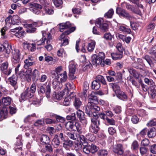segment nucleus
I'll return each mask as SVG.
<instances>
[{
  "label": "nucleus",
  "instance_id": "c756f323",
  "mask_svg": "<svg viewBox=\"0 0 156 156\" xmlns=\"http://www.w3.org/2000/svg\"><path fill=\"white\" fill-rule=\"evenodd\" d=\"M95 80L97 82L101 83L104 85H106L107 83L104 77L101 75H98L97 76L95 79Z\"/></svg>",
  "mask_w": 156,
  "mask_h": 156
},
{
  "label": "nucleus",
  "instance_id": "f3484780",
  "mask_svg": "<svg viewBox=\"0 0 156 156\" xmlns=\"http://www.w3.org/2000/svg\"><path fill=\"white\" fill-rule=\"evenodd\" d=\"M32 5L33 7L30 8V10L36 14H39L41 12L40 10L38 9H41L42 6L37 3L32 4Z\"/></svg>",
  "mask_w": 156,
  "mask_h": 156
},
{
  "label": "nucleus",
  "instance_id": "c85d7f7f",
  "mask_svg": "<svg viewBox=\"0 0 156 156\" xmlns=\"http://www.w3.org/2000/svg\"><path fill=\"white\" fill-rule=\"evenodd\" d=\"M65 87L64 90L63 91H66L67 93H68V92L72 89H74L75 88L74 84L73 83H68L65 84Z\"/></svg>",
  "mask_w": 156,
  "mask_h": 156
},
{
  "label": "nucleus",
  "instance_id": "ddd939ff",
  "mask_svg": "<svg viewBox=\"0 0 156 156\" xmlns=\"http://www.w3.org/2000/svg\"><path fill=\"white\" fill-rule=\"evenodd\" d=\"M76 69V66L73 64H71L69 66V76L70 78L73 80L75 79L76 77L74 76Z\"/></svg>",
  "mask_w": 156,
  "mask_h": 156
},
{
  "label": "nucleus",
  "instance_id": "5fc2aeb1",
  "mask_svg": "<svg viewBox=\"0 0 156 156\" xmlns=\"http://www.w3.org/2000/svg\"><path fill=\"white\" fill-rule=\"evenodd\" d=\"M99 129H100L99 126H95L94 125H91V131L92 132L96 134L98 133Z\"/></svg>",
  "mask_w": 156,
  "mask_h": 156
},
{
  "label": "nucleus",
  "instance_id": "58836bf2",
  "mask_svg": "<svg viewBox=\"0 0 156 156\" xmlns=\"http://www.w3.org/2000/svg\"><path fill=\"white\" fill-rule=\"evenodd\" d=\"M122 5H125L126 8L128 10H130L133 12H135V8L133 6L129 4L126 2H124L122 3Z\"/></svg>",
  "mask_w": 156,
  "mask_h": 156
},
{
  "label": "nucleus",
  "instance_id": "dca6fc26",
  "mask_svg": "<svg viewBox=\"0 0 156 156\" xmlns=\"http://www.w3.org/2000/svg\"><path fill=\"white\" fill-rule=\"evenodd\" d=\"M113 151L117 155H120L121 156H125V154L123 153L122 146L120 144H118L116 147L114 148Z\"/></svg>",
  "mask_w": 156,
  "mask_h": 156
},
{
  "label": "nucleus",
  "instance_id": "39448f33",
  "mask_svg": "<svg viewBox=\"0 0 156 156\" xmlns=\"http://www.w3.org/2000/svg\"><path fill=\"white\" fill-rule=\"evenodd\" d=\"M11 61L13 64L17 63V65L15 69V73H17L19 71V68L20 66L19 62L20 60V53L18 49H15L12 52Z\"/></svg>",
  "mask_w": 156,
  "mask_h": 156
},
{
  "label": "nucleus",
  "instance_id": "338daca9",
  "mask_svg": "<svg viewBox=\"0 0 156 156\" xmlns=\"http://www.w3.org/2000/svg\"><path fill=\"white\" fill-rule=\"evenodd\" d=\"M40 75L39 72L37 69H35L33 72V76L35 78L37 79L39 77Z\"/></svg>",
  "mask_w": 156,
  "mask_h": 156
},
{
  "label": "nucleus",
  "instance_id": "052dcab7",
  "mask_svg": "<svg viewBox=\"0 0 156 156\" xmlns=\"http://www.w3.org/2000/svg\"><path fill=\"white\" fill-rule=\"evenodd\" d=\"M113 110L116 114H119L121 112V107L120 106H116L113 108Z\"/></svg>",
  "mask_w": 156,
  "mask_h": 156
},
{
  "label": "nucleus",
  "instance_id": "a211bd4d",
  "mask_svg": "<svg viewBox=\"0 0 156 156\" xmlns=\"http://www.w3.org/2000/svg\"><path fill=\"white\" fill-rule=\"evenodd\" d=\"M10 84L14 87L15 90H16L18 88L17 85V77L15 76H13L12 77L9 78L8 79Z\"/></svg>",
  "mask_w": 156,
  "mask_h": 156
},
{
  "label": "nucleus",
  "instance_id": "4be33fe9",
  "mask_svg": "<svg viewBox=\"0 0 156 156\" xmlns=\"http://www.w3.org/2000/svg\"><path fill=\"white\" fill-rule=\"evenodd\" d=\"M63 144V147L66 150H68L69 148L73 145V142L69 140H65Z\"/></svg>",
  "mask_w": 156,
  "mask_h": 156
},
{
  "label": "nucleus",
  "instance_id": "f704fd0d",
  "mask_svg": "<svg viewBox=\"0 0 156 156\" xmlns=\"http://www.w3.org/2000/svg\"><path fill=\"white\" fill-rule=\"evenodd\" d=\"M48 5L45 6L44 11L45 13L48 15H52L54 12V10L51 7L48 6Z\"/></svg>",
  "mask_w": 156,
  "mask_h": 156
},
{
  "label": "nucleus",
  "instance_id": "4c0bfd02",
  "mask_svg": "<svg viewBox=\"0 0 156 156\" xmlns=\"http://www.w3.org/2000/svg\"><path fill=\"white\" fill-rule=\"evenodd\" d=\"M25 64L24 67L25 69H27L29 67L35 64V62L29 61L28 59H25L24 61Z\"/></svg>",
  "mask_w": 156,
  "mask_h": 156
},
{
  "label": "nucleus",
  "instance_id": "69168bd1",
  "mask_svg": "<svg viewBox=\"0 0 156 156\" xmlns=\"http://www.w3.org/2000/svg\"><path fill=\"white\" fill-rule=\"evenodd\" d=\"M46 145L45 149L46 151L49 152H52L53 151V148L51 145L49 144Z\"/></svg>",
  "mask_w": 156,
  "mask_h": 156
},
{
  "label": "nucleus",
  "instance_id": "72a5a7b5",
  "mask_svg": "<svg viewBox=\"0 0 156 156\" xmlns=\"http://www.w3.org/2000/svg\"><path fill=\"white\" fill-rule=\"evenodd\" d=\"M74 105L76 109H78L82 105V103L79 98H75Z\"/></svg>",
  "mask_w": 156,
  "mask_h": 156
},
{
  "label": "nucleus",
  "instance_id": "680f3d73",
  "mask_svg": "<svg viewBox=\"0 0 156 156\" xmlns=\"http://www.w3.org/2000/svg\"><path fill=\"white\" fill-rule=\"evenodd\" d=\"M148 126H155L156 125V119L154 118L151 120L147 124Z\"/></svg>",
  "mask_w": 156,
  "mask_h": 156
},
{
  "label": "nucleus",
  "instance_id": "e433bc0d",
  "mask_svg": "<svg viewBox=\"0 0 156 156\" xmlns=\"http://www.w3.org/2000/svg\"><path fill=\"white\" fill-rule=\"evenodd\" d=\"M11 101L12 99L9 97H4L2 99V103L5 105H10Z\"/></svg>",
  "mask_w": 156,
  "mask_h": 156
},
{
  "label": "nucleus",
  "instance_id": "e2e57ef3",
  "mask_svg": "<svg viewBox=\"0 0 156 156\" xmlns=\"http://www.w3.org/2000/svg\"><path fill=\"white\" fill-rule=\"evenodd\" d=\"M70 99H69V97L66 98L63 102V105L66 106H68L70 104Z\"/></svg>",
  "mask_w": 156,
  "mask_h": 156
},
{
  "label": "nucleus",
  "instance_id": "bb28decb",
  "mask_svg": "<svg viewBox=\"0 0 156 156\" xmlns=\"http://www.w3.org/2000/svg\"><path fill=\"white\" fill-rule=\"evenodd\" d=\"M123 54L122 52H117L112 53L111 55L113 59L116 60L120 59L122 57Z\"/></svg>",
  "mask_w": 156,
  "mask_h": 156
},
{
  "label": "nucleus",
  "instance_id": "49530a36",
  "mask_svg": "<svg viewBox=\"0 0 156 156\" xmlns=\"http://www.w3.org/2000/svg\"><path fill=\"white\" fill-rule=\"evenodd\" d=\"M76 115L78 118L79 120L82 119H84V113L83 112L80 110H79L76 112Z\"/></svg>",
  "mask_w": 156,
  "mask_h": 156
},
{
  "label": "nucleus",
  "instance_id": "6e6552de",
  "mask_svg": "<svg viewBox=\"0 0 156 156\" xmlns=\"http://www.w3.org/2000/svg\"><path fill=\"white\" fill-rule=\"evenodd\" d=\"M103 20L101 18H99L97 20L95 24L97 27L100 29L103 32L108 30V25L106 23H104Z\"/></svg>",
  "mask_w": 156,
  "mask_h": 156
},
{
  "label": "nucleus",
  "instance_id": "c9c22d12",
  "mask_svg": "<svg viewBox=\"0 0 156 156\" xmlns=\"http://www.w3.org/2000/svg\"><path fill=\"white\" fill-rule=\"evenodd\" d=\"M86 139L87 140L93 142L95 140V137L93 134L88 133L86 134Z\"/></svg>",
  "mask_w": 156,
  "mask_h": 156
},
{
  "label": "nucleus",
  "instance_id": "0e129e2a",
  "mask_svg": "<svg viewBox=\"0 0 156 156\" xmlns=\"http://www.w3.org/2000/svg\"><path fill=\"white\" fill-rule=\"evenodd\" d=\"M116 48L119 52H122L123 53V49L120 43H119L117 44Z\"/></svg>",
  "mask_w": 156,
  "mask_h": 156
},
{
  "label": "nucleus",
  "instance_id": "774afa93",
  "mask_svg": "<svg viewBox=\"0 0 156 156\" xmlns=\"http://www.w3.org/2000/svg\"><path fill=\"white\" fill-rule=\"evenodd\" d=\"M150 151L153 154H156V144H154L151 146Z\"/></svg>",
  "mask_w": 156,
  "mask_h": 156
},
{
  "label": "nucleus",
  "instance_id": "0eeeda50",
  "mask_svg": "<svg viewBox=\"0 0 156 156\" xmlns=\"http://www.w3.org/2000/svg\"><path fill=\"white\" fill-rule=\"evenodd\" d=\"M42 23L40 21L34 22L31 24H24V26L27 28L26 31L28 33H34L36 31V27H39L41 25Z\"/></svg>",
  "mask_w": 156,
  "mask_h": 156
},
{
  "label": "nucleus",
  "instance_id": "412c9836",
  "mask_svg": "<svg viewBox=\"0 0 156 156\" xmlns=\"http://www.w3.org/2000/svg\"><path fill=\"white\" fill-rule=\"evenodd\" d=\"M57 76H58V80H60L61 83L65 82L67 79V76L66 71H64L63 73L58 74Z\"/></svg>",
  "mask_w": 156,
  "mask_h": 156
},
{
  "label": "nucleus",
  "instance_id": "4468645a",
  "mask_svg": "<svg viewBox=\"0 0 156 156\" xmlns=\"http://www.w3.org/2000/svg\"><path fill=\"white\" fill-rule=\"evenodd\" d=\"M39 140L41 144L44 145L50 143V138L49 137L45 134L42 135L39 138Z\"/></svg>",
  "mask_w": 156,
  "mask_h": 156
},
{
  "label": "nucleus",
  "instance_id": "f8f14e48",
  "mask_svg": "<svg viewBox=\"0 0 156 156\" xmlns=\"http://www.w3.org/2000/svg\"><path fill=\"white\" fill-rule=\"evenodd\" d=\"M23 29L22 27H19L14 29L11 30V31L12 32H16L15 35L17 37L20 38L24 36L25 34V32L22 30Z\"/></svg>",
  "mask_w": 156,
  "mask_h": 156
},
{
  "label": "nucleus",
  "instance_id": "aec40b11",
  "mask_svg": "<svg viewBox=\"0 0 156 156\" xmlns=\"http://www.w3.org/2000/svg\"><path fill=\"white\" fill-rule=\"evenodd\" d=\"M96 42L94 40H89L87 46V50L90 52H92L95 47Z\"/></svg>",
  "mask_w": 156,
  "mask_h": 156
},
{
  "label": "nucleus",
  "instance_id": "79ce46f5",
  "mask_svg": "<svg viewBox=\"0 0 156 156\" xmlns=\"http://www.w3.org/2000/svg\"><path fill=\"white\" fill-rule=\"evenodd\" d=\"M90 147L89 144H87L84 146L83 147V151L86 154H89L90 152Z\"/></svg>",
  "mask_w": 156,
  "mask_h": 156
},
{
  "label": "nucleus",
  "instance_id": "6ab92c4d",
  "mask_svg": "<svg viewBox=\"0 0 156 156\" xmlns=\"http://www.w3.org/2000/svg\"><path fill=\"white\" fill-rule=\"evenodd\" d=\"M24 47L25 49H27L31 52L34 51L36 49V44L34 43H27L24 44Z\"/></svg>",
  "mask_w": 156,
  "mask_h": 156
},
{
  "label": "nucleus",
  "instance_id": "09e8293b",
  "mask_svg": "<svg viewBox=\"0 0 156 156\" xmlns=\"http://www.w3.org/2000/svg\"><path fill=\"white\" fill-rule=\"evenodd\" d=\"M137 113L139 116L141 117L146 116L147 115V114L146 111L143 109H141L138 111Z\"/></svg>",
  "mask_w": 156,
  "mask_h": 156
},
{
  "label": "nucleus",
  "instance_id": "2f4dec72",
  "mask_svg": "<svg viewBox=\"0 0 156 156\" xmlns=\"http://www.w3.org/2000/svg\"><path fill=\"white\" fill-rule=\"evenodd\" d=\"M98 117H95L93 115H92V116L93 115L94 117L93 118L91 119V121L92 124H91V125H94L96 126H99V125L100 124V122L99 120L97 119V118H98V116L97 114Z\"/></svg>",
  "mask_w": 156,
  "mask_h": 156
},
{
  "label": "nucleus",
  "instance_id": "37998d69",
  "mask_svg": "<svg viewBox=\"0 0 156 156\" xmlns=\"http://www.w3.org/2000/svg\"><path fill=\"white\" fill-rule=\"evenodd\" d=\"M19 16L17 15H14L12 20V23L13 25H17L19 23Z\"/></svg>",
  "mask_w": 156,
  "mask_h": 156
},
{
  "label": "nucleus",
  "instance_id": "a18cd8bd",
  "mask_svg": "<svg viewBox=\"0 0 156 156\" xmlns=\"http://www.w3.org/2000/svg\"><path fill=\"white\" fill-rule=\"evenodd\" d=\"M54 4L57 7H62L63 4L62 0H52Z\"/></svg>",
  "mask_w": 156,
  "mask_h": 156
},
{
  "label": "nucleus",
  "instance_id": "3c124183",
  "mask_svg": "<svg viewBox=\"0 0 156 156\" xmlns=\"http://www.w3.org/2000/svg\"><path fill=\"white\" fill-rule=\"evenodd\" d=\"M5 112L2 110L0 111V120L6 118L8 114L7 110H5Z\"/></svg>",
  "mask_w": 156,
  "mask_h": 156
},
{
  "label": "nucleus",
  "instance_id": "9d476101",
  "mask_svg": "<svg viewBox=\"0 0 156 156\" xmlns=\"http://www.w3.org/2000/svg\"><path fill=\"white\" fill-rule=\"evenodd\" d=\"M9 63L7 62H5L0 65V70L6 75H9L12 72V69L9 68Z\"/></svg>",
  "mask_w": 156,
  "mask_h": 156
},
{
  "label": "nucleus",
  "instance_id": "7c9ffc66",
  "mask_svg": "<svg viewBox=\"0 0 156 156\" xmlns=\"http://www.w3.org/2000/svg\"><path fill=\"white\" fill-rule=\"evenodd\" d=\"M100 83L95 80H94L92 83L91 88L93 90H98L100 88Z\"/></svg>",
  "mask_w": 156,
  "mask_h": 156
},
{
  "label": "nucleus",
  "instance_id": "a19ab883",
  "mask_svg": "<svg viewBox=\"0 0 156 156\" xmlns=\"http://www.w3.org/2000/svg\"><path fill=\"white\" fill-rule=\"evenodd\" d=\"M119 29L120 31L125 32L126 33L129 34L131 32V30L129 28H126L123 26H120Z\"/></svg>",
  "mask_w": 156,
  "mask_h": 156
},
{
  "label": "nucleus",
  "instance_id": "473e14b6",
  "mask_svg": "<svg viewBox=\"0 0 156 156\" xmlns=\"http://www.w3.org/2000/svg\"><path fill=\"white\" fill-rule=\"evenodd\" d=\"M65 94V91H62L58 93L53 94V97L55 99L57 100L61 99Z\"/></svg>",
  "mask_w": 156,
  "mask_h": 156
},
{
  "label": "nucleus",
  "instance_id": "bf43d9fd",
  "mask_svg": "<svg viewBox=\"0 0 156 156\" xmlns=\"http://www.w3.org/2000/svg\"><path fill=\"white\" fill-rule=\"evenodd\" d=\"M36 84L35 83H33L31 85L29 90L31 92V93L34 95V93L35 92L36 90Z\"/></svg>",
  "mask_w": 156,
  "mask_h": 156
},
{
  "label": "nucleus",
  "instance_id": "f257e3e1",
  "mask_svg": "<svg viewBox=\"0 0 156 156\" xmlns=\"http://www.w3.org/2000/svg\"><path fill=\"white\" fill-rule=\"evenodd\" d=\"M89 102L85 107L86 113L89 117H92V115L97 117V113L100 110V108L96 104L98 103V99L94 92H92L88 97Z\"/></svg>",
  "mask_w": 156,
  "mask_h": 156
},
{
  "label": "nucleus",
  "instance_id": "7ed1b4c3",
  "mask_svg": "<svg viewBox=\"0 0 156 156\" xmlns=\"http://www.w3.org/2000/svg\"><path fill=\"white\" fill-rule=\"evenodd\" d=\"M105 58V54L102 52H99L98 56L95 54L94 55L92 56L91 60L92 65L96 66L101 65V66H104Z\"/></svg>",
  "mask_w": 156,
  "mask_h": 156
},
{
  "label": "nucleus",
  "instance_id": "9b49d317",
  "mask_svg": "<svg viewBox=\"0 0 156 156\" xmlns=\"http://www.w3.org/2000/svg\"><path fill=\"white\" fill-rule=\"evenodd\" d=\"M116 12L120 16H122L129 20L132 18L131 16L127 11L121 8H117Z\"/></svg>",
  "mask_w": 156,
  "mask_h": 156
},
{
  "label": "nucleus",
  "instance_id": "de8ad7c7",
  "mask_svg": "<svg viewBox=\"0 0 156 156\" xmlns=\"http://www.w3.org/2000/svg\"><path fill=\"white\" fill-rule=\"evenodd\" d=\"M66 119L67 120H70L72 121L75 122L76 119L75 113H73L70 115H67L66 116Z\"/></svg>",
  "mask_w": 156,
  "mask_h": 156
},
{
  "label": "nucleus",
  "instance_id": "a878e982",
  "mask_svg": "<svg viewBox=\"0 0 156 156\" xmlns=\"http://www.w3.org/2000/svg\"><path fill=\"white\" fill-rule=\"evenodd\" d=\"M116 94L117 97L121 100H125L127 99V97L126 94L121 90Z\"/></svg>",
  "mask_w": 156,
  "mask_h": 156
},
{
  "label": "nucleus",
  "instance_id": "8fccbe9b",
  "mask_svg": "<svg viewBox=\"0 0 156 156\" xmlns=\"http://www.w3.org/2000/svg\"><path fill=\"white\" fill-rule=\"evenodd\" d=\"M36 117V114L34 113L33 114L28 115L24 119V122L25 123H27L29 122L30 120L32 119V118Z\"/></svg>",
  "mask_w": 156,
  "mask_h": 156
},
{
  "label": "nucleus",
  "instance_id": "5701e85b",
  "mask_svg": "<svg viewBox=\"0 0 156 156\" xmlns=\"http://www.w3.org/2000/svg\"><path fill=\"white\" fill-rule=\"evenodd\" d=\"M60 144L58 135H55L51 141V144L55 148H57L58 147Z\"/></svg>",
  "mask_w": 156,
  "mask_h": 156
},
{
  "label": "nucleus",
  "instance_id": "13d9d810",
  "mask_svg": "<svg viewBox=\"0 0 156 156\" xmlns=\"http://www.w3.org/2000/svg\"><path fill=\"white\" fill-rule=\"evenodd\" d=\"M67 135L69 138L72 140H76V139L77 136L73 133L68 132L67 133Z\"/></svg>",
  "mask_w": 156,
  "mask_h": 156
},
{
  "label": "nucleus",
  "instance_id": "393cba45",
  "mask_svg": "<svg viewBox=\"0 0 156 156\" xmlns=\"http://www.w3.org/2000/svg\"><path fill=\"white\" fill-rule=\"evenodd\" d=\"M70 27L71 24L69 22L61 23L59 25V30L61 32H62L64 29L68 28Z\"/></svg>",
  "mask_w": 156,
  "mask_h": 156
},
{
  "label": "nucleus",
  "instance_id": "cd10ccee",
  "mask_svg": "<svg viewBox=\"0 0 156 156\" xmlns=\"http://www.w3.org/2000/svg\"><path fill=\"white\" fill-rule=\"evenodd\" d=\"M110 86L112 88L113 91L115 94L118 93L121 90L120 87L116 83H111L110 84Z\"/></svg>",
  "mask_w": 156,
  "mask_h": 156
},
{
  "label": "nucleus",
  "instance_id": "423d86ee",
  "mask_svg": "<svg viewBox=\"0 0 156 156\" xmlns=\"http://www.w3.org/2000/svg\"><path fill=\"white\" fill-rule=\"evenodd\" d=\"M38 91L39 93L44 94L45 93L46 97L49 98L51 95L50 85L49 83L38 85Z\"/></svg>",
  "mask_w": 156,
  "mask_h": 156
},
{
  "label": "nucleus",
  "instance_id": "f03ea898",
  "mask_svg": "<svg viewBox=\"0 0 156 156\" xmlns=\"http://www.w3.org/2000/svg\"><path fill=\"white\" fill-rule=\"evenodd\" d=\"M42 34L43 37L42 39L37 41L35 44L38 46L45 44L46 41V45L44 46V47L48 51H50L52 49V45L50 43L52 39L51 35L49 33L47 34L45 32H43Z\"/></svg>",
  "mask_w": 156,
  "mask_h": 156
},
{
  "label": "nucleus",
  "instance_id": "4d7b16f0",
  "mask_svg": "<svg viewBox=\"0 0 156 156\" xmlns=\"http://www.w3.org/2000/svg\"><path fill=\"white\" fill-rule=\"evenodd\" d=\"M109 134L111 135H113L116 133V129L113 127H109L108 129Z\"/></svg>",
  "mask_w": 156,
  "mask_h": 156
},
{
  "label": "nucleus",
  "instance_id": "c03bdc74",
  "mask_svg": "<svg viewBox=\"0 0 156 156\" xmlns=\"http://www.w3.org/2000/svg\"><path fill=\"white\" fill-rule=\"evenodd\" d=\"M155 132L154 129L151 128L147 132V136L149 138H152L155 136Z\"/></svg>",
  "mask_w": 156,
  "mask_h": 156
},
{
  "label": "nucleus",
  "instance_id": "20e7f679",
  "mask_svg": "<svg viewBox=\"0 0 156 156\" xmlns=\"http://www.w3.org/2000/svg\"><path fill=\"white\" fill-rule=\"evenodd\" d=\"M65 127L66 129L69 131H77L80 134L82 133V127L78 122L69 121L66 124Z\"/></svg>",
  "mask_w": 156,
  "mask_h": 156
},
{
  "label": "nucleus",
  "instance_id": "6e6d98bb",
  "mask_svg": "<svg viewBox=\"0 0 156 156\" xmlns=\"http://www.w3.org/2000/svg\"><path fill=\"white\" fill-rule=\"evenodd\" d=\"M90 152L92 153H94L97 152L98 149V148L95 144H92L90 145Z\"/></svg>",
  "mask_w": 156,
  "mask_h": 156
},
{
  "label": "nucleus",
  "instance_id": "2eb2a0df",
  "mask_svg": "<svg viewBox=\"0 0 156 156\" xmlns=\"http://www.w3.org/2000/svg\"><path fill=\"white\" fill-rule=\"evenodd\" d=\"M33 96L28 88H27L26 90L21 94V98L23 100H26L28 98H30Z\"/></svg>",
  "mask_w": 156,
  "mask_h": 156
},
{
  "label": "nucleus",
  "instance_id": "ea45409f",
  "mask_svg": "<svg viewBox=\"0 0 156 156\" xmlns=\"http://www.w3.org/2000/svg\"><path fill=\"white\" fill-rule=\"evenodd\" d=\"M114 13L113 9H110L104 15V17L106 18H111L112 17Z\"/></svg>",
  "mask_w": 156,
  "mask_h": 156
},
{
  "label": "nucleus",
  "instance_id": "864d4df0",
  "mask_svg": "<svg viewBox=\"0 0 156 156\" xmlns=\"http://www.w3.org/2000/svg\"><path fill=\"white\" fill-rule=\"evenodd\" d=\"M130 26L131 28L134 30H136L138 29L139 26L138 23L136 22H130Z\"/></svg>",
  "mask_w": 156,
  "mask_h": 156
},
{
  "label": "nucleus",
  "instance_id": "603ef678",
  "mask_svg": "<svg viewBox=\"0 0 156 156\" xmlns=\"http://www.w3.org/2000/svg\"><path fill=\"white\" fill-rule=\"evenodd\" d=\"M139 147V145L137 142L136 140H134L133 142L131 145V148L133 150H137Z\"/></svg>",
  "mask_w": 156,
  "mask_h": 156
},
{
  "label": "nucleus",
  "instance_id": "b1692460",
  "mask_svg": "<svg viewBox=\"0 0 156 156\" xmlns=\"http://www.w3.org/2000/svg\"><path fill=\"white\" fill-rule=\"evenodd\" d=\"M52 85L53 88L56 90H60L62 87V83H60L56 80H54L53 81Z\"/></svg>",
  "mask_w": 156,
  "mask_h": 156
},
{
  "label": "nucleus",
  "instance_id": "1a4fd4ad",
  "mask_svg": "<svg viewBox=\"0 0 156 156\" xmlns=\"http://www.w3.org/2000/svg\"><path fill=\"white\" fill-rule=\"evenodd\" d=\"M144 81L146 84L149 86L151 89V95L152 98H154L156 96V90H153L154 87H155L154 83L152 79L147 78H145Z\"/></svg>",
  "mask_w": 156,
  "mask_h": 156
}]
</instances>
